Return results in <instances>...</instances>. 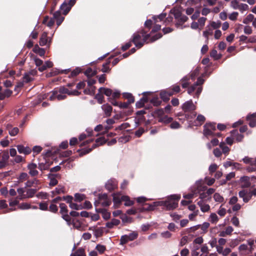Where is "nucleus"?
<instances>
[{"mask_svg": "<svg viewBox=\"0 0 256 256\" xmlns=\"http://www.w3.org/2000/svg\"><path fill=\"white\" fill-rule=\"evenodd\" d=\"M242 160L246 164H250L256 166V158L253 159L248 156H246L243 158Z\"/></svg>", "mask_w": 256, "mask_h": 256, "instance_id": "26", "label": "nucleus"}, {"mask_svg": "<svg viewBox=\"0 0 256 256\" xmlns=\"http://www.w3.org/2000/svg\"><path fill=\"white\" fill-rule=\"evenodd\" d=\"M48 194H47L46 192H40L38 193L36 195V196L38 198L43 199V200L47 199L48 198Z\"/></svg>", "mask_w": 256, "mask_h": 256, "instance_id": "45", "label": "nucleus"}, {"mask_svg": "<svg viewBox=\"0 0 256 256\" xmlns=\"http://www.w3.org/2000/svg\"><path fill=\"white\" fill-rule=\"evenodd\" d=\"M96 74V70H93L90 68H88L84 72V74L88 78L92 77Z\"/></svg>", "mask_w": 256, "mask_h": 256, "instance_id": "33", "label": "nucleus"}, {"mask_svg": "<svg viewBox=\"0 0 256 256\" xmlns=\"http://www.w3.org/2000/svg\"><path fill=\"white\" fill-rule=\"evenodd\" d=\"M231 222L233 225L236 227H238L240 226V222L238 218L236 216H233L231 219Z\"/></svg>", "mask_w": 256, "mask_h": 256, "instance_id": "64", "label": "nucleus"}, {"mask_svg": "<svg viewBox=\"0 0 256 256\" xmlns=\"http://www.w3.org/2000/svg\"><path fill=\"white\" fill-rule=\"evenodd\" d=\"M209 220L212 224H216L218 220V218L216 214L212 213L210 216Z\"/></svg>", "mask_w": 256, "mask_h": 256, "instance_id": "41", "label": "nucleus"}, {"mask_svg": "<svg viewBox=\"0 0 256 256\" xmlns=\"http://www.w3.org/2000/svg\"><path fill=\"white\" fill-rule=\"evenodd\" d=\"M168 94L167 92H166L165 90L162 91L160 92V97L164 102H167L170 100V96Z\"/></svg>", "mask_w": 256, "mask_h": 256, "instance_id": "36", "label": "nucleus"}, {"mask_svg": "<svg viewBox=\"0 0 256 256\" xmlns=\"http://www.w3.org/2000/svg\"><path fill=\"white\" fill-rule=\"evenodd\" d=\"M33 80V77L30 76V74H27L26 73L23 76V81L26 83H28L30 82H31Z\"/></svg>", "mask_w": 256, "mask_h": 256, "instance_id": "54", "label": "nucleus"}, {"mask_svg": "<svg viewBox=\"0 0 256 256\" xmlns=\"http://www.w3.org/2000/svg\"><path fill=\"white\" fill-rule=\"evenodd\" d=\"M18 207L20 210H28L30 208V204L26 202H22L20 204Z\"/></svg>", "mask_w": 256, "mask_h": 256, "instance_id": "55", "label": "nucleus"}, {"mask_svg": "<svg viewBox=\"0 0 256 256\" xmlns=\"http://www.w3.org/2000/svg\"><path fill=\"white\" fill-rule=\"evenodd\" d=\"M198 204L200 207V210L204 212H208L210 209V206L208 204H204L202 200L198 202Z\"/></svg>", "mask_w": 256, "mask_h": 256, "instance_id": "22", "label": "nucleus"}, {"mask_svg": "<svg viewBox=\"0 0 256 256\" xmlns=\"http://www.w3.org/2000/svg\"><path fill=\"white\" fill-rule=\"evenodd\" d=\"M150 37V34H146V32L144 30H142L133 34L132 42L136 48H140L144 43L149 42L148 40Z\"/></svg>", "mask_w": 256, "mask_h": 256, "instance_id": "3", "label": "nucleus"}, {"mask_svg": "<svg viewBox=\"0 0 256 256\" xmlns=\"http://www.w3.org/2000/svg\"><path fill=\"white\" fill-rule=\"evenodd\" d=\"M106 142V140L104 138V137H100L98 138L96 140V144H94L92 148H84L81 150L80 155V156H82L84 154H86L90 152L92 149L96 148V147L101 146L105 144Z\"/></svg>", "mask_w": 256, "mask_h": 256, "instance_id": "6", "label": "nucleus"}, {"mask_svg": "<svg viewBox=\"0 0 256 256\" xmlns=\"http://www.w3.org/2000/svg\"><path fill=\"white\" fill-rule=\"evenodd\" d=\"M28 178V174L26 172H22L19 176L18 178L19 182H23Z\"/></svg>", "mask_w": 256, "mask_h": 256, "instance_id": "43", "label": "nucleus"}, {"mask_svg": "<svg viewBox=\"0 0 256 256\" xmlns=\"http://www.w3.org/2000/svg\"><path fill=\"white\" fill-rule=\"evenodd\" d=\"M121 200L122 201L125 202L124 205L126 206H130L134 204V202L131 200L130 198L128 196H124L121 197Z\"/></svg>", "mask_w": 256, "mask_h": 256, "instance_id": "31", "label": "nucleus"}, {"mask_svg": "<svg viewBox=\"0 0 256 256\" xmlns=\"http://www.w3.org/2000/svg\"><path fill=\"white\" fill-rule=\"evenodd\" d=\"M201 251L202 252L200 256H206L208 253V247L206 245H203L201 248Z\"/></svg>", "mask_w": 256, "mask_h": 256, "instance_id": "56", "label": "nucleus"}, {"mask_svg": "<svg viewBox=\"0 0 256 256\" xmlns=\"http://www.w3.org/2000/svg\"><path fill=\"white\" fill-rule=\"evenodd\" d=\"M74 253L76 254V256H86L84 249L82 248H78Z\"/></svg>", "mask_w": 256, "mask_h": 256, "instance_id": "53", "label": "nucleus"}, {"mask_svg": "<svg viewBox=\"0 0 256 256\" xmlns=\"http://www.w3.org/2000/svg\"><path fill=\"white\" fill-rule=\"evenodd\" d=\"M49 178L50 180L49 184L50 186H56L58 184V180L56 178V176L55 175H50L49 176Z\"/></svg>", "mask_w": 256, "mask_h": 256, "instance_id": "42", "label": "nucleus"}, {"mask_svg": "<svg viewBox=\"0 0 256 256\" xmlns=\"http://www.w3.org/2000/svg\"><path fill=\"white\" fill-rule=\"evenodd\" d=\"M62 72L63 70L60 71L58 69L52 70L50 72L46 74V76L48 77H50L54 76H56L60 73H62Z\"/></svg>", "mask_w": 256, "mask_h": 256, "instance_id": "46", "label": "nucleus"}, {"mask_svg": "<svg viewBox=\"0 0 256 256\" xmlns=\"http://www.w3.org/2000/svg\"><path fill=\"white\" fill-rule=\"evenodd\" d=\"M80 72L81 68H76L71 72L70 74L68 75V77L69 78L75 77Z\"/></svg>", "mask_w": 256, "mask_h": 256, "instance_id": "37", "label": "nucleus"}, {"mask_svg": "<svg viewBox=\"0 0 256 256\" xmlns=\"http://www.w3.org/2000/svg\"><path fill=\"white\" fill-rule=\"evenodd\" d=\"M221 26V22L220 21L212 22L210 23V26L212 29H217Z\"/></svg>", "mask_w": 256, "mask_h": 256, "instance_id": "62", "label": "nucleus"}, {"mask_svg": "<svg viewBox=\"0 0 256 256\" xmlns=\"http://www.w3.org/2000/svg\"><path fill=\"white\" fill-rule=\"evenodd\" d=\"M239 196L242 198L243 201L246 203L252 198V194L250 191L246 190H240L238 192Z\"/></svg>", "mask_w": 256, "mask_h": 256, "instance_id": "11", "label": "nucleus"}, {"mask_svg": "<svg viewBox=\"0 0 256 256\" xmlns=\"http://www.w3.org/2000/svg\"><path fill=\"white\" fill-rule=\"evenodd\" d=\"M64 98V88L62 87L58 90H54L50 96L49 99L51 100H62Z\"/></svg>", "mask_w": 256, "mask_h": 256, "instance_id": "8", "label": "nucleus"}, {"mask_svg": "<svg viewBox=\"0 0 256 256\" xmlns=\"http://www.w3.org/2000/svg\"><path fill=\"white\" fill-rule=\"evenodd\" d=\"M123 96L125 98L128 100L127 102H128L129 104L134 102V98L131 94L124 93Z\"/></svg>", "mask_w": 256, "mask_h": 256, "instance_id": "32", "label": "nucleus"}, {"mask_svg": "<svg viewBox=\"0 0 256 256\" xmlns=\"http://www.w3.org/2000/svg\"><path fill=\"white\" fill-rule=\"evenodd\" d=\"M102 108L104 110L106 116H110L112 110V108L110 104H106L102 106Z\"/></svg>", "mask_w": 256, "mask_h": 256, "instance_id": "18", "label": "nucleus"}, {"mask_svg": "<svg viewBox=\"0 0 256 256\" xmlns=\"http://www.w3.org/2000/svg\"><path fill=\"white\" fill-rule=\"evenodd\" d=\"M40 184V181L36 178L31 180H28L25 183V187L31 188L34 186L38 185Z\"/></svg>", "mask_w": 256, "mask_h": 256, "instance_id": "20", "label": "nucleus"}, {"mask_svg": "<svg viewBox=\"0 0 256 256\" xmlns=\"http://www.w3.org/2000/svg\"><path fill=\"white\" fill-rule=\"evenodd\" d=\"M189 80L190 78L188 76H184L180 80L182 86L183 88H186L189 86Z\"/></svg>", "mask_w": 256, "mask_h": 256, "instance_id": "38", "label": "nucleus"}, {"mask_svg": "<svg viewBox=\"0 0 256 256\" xmlns=\"http://www.w3.org/2000/svg\"><path fill=\"white\" fill-rule=\"evenodd\" d=\"M240 5V4L236 0H233L230 2V6L234 10H238Z\"/></svg>", "mask_w": 256, "mask_h": 256, "instance_id": "63", "label": "nucleus"}, {"mask_svg": "<svg viewBox=\"0 0 256 256\" xmlns=\"http://www.w3.org/2000/svg\"><path fill=\"white\" fill-rule=\"evenodd\" d=\"M41 46H44L48 43V34L46 32H44L41 36L39 42Z\"/></svg>", "mask_w": 256, "mask_h": 256, "instance_id": "25", "label": "nucleus"}, {"mask_svg": "<svg viewBox=\"0 0 256 256\" xmlns=\"http://www.w3.org/2000/svg\"><path fill=\"white\" fill-rule=\"evenodd\" d=\"M216 130V123L207 122L204 126L203 134L208 138L210 136H214V132Z\"/></svg>", "mask_w": 256, "mask_h": 256, "instance_id": "4", "label": "nucleus"}, {"mask_svg": "<svg viewBox=\"0 0 256 256\" xmlns=\"http://www.w3.org/2000/svg\"><path fill=\"white\" fill-rule=\"evenodd\" d=\"M234 229L231 226H228L225 230L221 231L219 233V236L221 237H225L227 235H230L233 232Z\"/></svg>", "mask_w": 256, "mask_h": 256, "instance_id": "21", "label": "nucleus"}, {"mask_svg": "<svg viewBox=\"0 0 256 256\" xmlns=\"http://www.w3.org/2000/svg\"><path fill=\"white\" fill-rule=\"evenodd\" d=\"M75 200L80 202L86 198V196L84 194L76 193L74 195Z\"/></svg>", "mask_w": 256, "mask_h": 256, "instance_id": "44", "label": "nucleus"}, {"mask_svg": "<svg viewBox=\"0 0 256 256\" xmlns=\"http://www.w3.org/2000/svg\"><path fill=\"white\" fill-rule=\"evenodd\" d=\"M18 193V198L20 200L25 199L26 194L24 192L26 191L24 190V188H20L17 190Z\"/></svg>", "mask_w": 256, "mask_h": 256, "instance_id": "35", "label": "nucleus"}, {"mask_svg": "<svg viewBox=\"0 0 256 256\" xmlns=\"http://www.w3.org/2000/svg\"><path fill=\"white\" fill-rule=\"evenodd\" d=\"M9 158V155L8 152H4L2 153V159L0 160V168L5 167L8 164V161Z\"/></svg>", "mask_w": 256, "mask_h": 256, "instance_id": "12", "label": "nucleus"}, {"mask_svg": "<svg viewBox=\"0 0 256 256\" xmlns=\"http://www.w3.org/2000/svg\"><path fill=\"white\" fill-rule=\"evenodd\" d=\"M220 148L222 150V152L224 154L228 155L229 154L230 148L226 145L224 142H220Z\"/></svg>", "mask_w": 256, "mask_h": 256, "instance_id": "30", "label": "nucleus"}, {"mask_svg": "<svg viewBox=\"0 0 256 256\" xmlns=\"http://www.w3.org/2000/svg\"><path fill=\"white\" fill-rule=\"evenodd\" d=\"M231 134L234 138L236 140L237 142H240L244 138V135L240 134L236 130H232L231 132Z\"/></svg>", "mask_w": 256, "mask_h": 256, "instance_id": "17", "label": "nucleus"}, {"mask_svg": "<svg viewBox=\"0 0 256 256\" xmlns=\"http://www.w3.org/2000/svg\"><path fill=\"white\" fill-rule=\"evenodd\" d=\"M206 120L205 117L202 115V114H198L196 118V121L198 122L199 125H202Z\"/></svg>", "mask_w": 256, "mask_h": 256, "instance_id": "60", "label": "nucleus"}, {"mask_svg": "<svg viewBox=\"0 0 256 256\" xmlns=\"http://www.w3.org/2000/svg\"><path fill=\"white\" fill-rule=\"evenodd\" d=\"M98 92H102L106 96H110L112 94V90L110 88H100L98 90Z\"/></svg>", "mask_w": 256, "mask_h": 256, "instance_id": "29", "label": "nucleus"}, {"mask_svg": "<svg viewBox=\"0 0 256 256\" xmlns=\"http://www.w3.org/2000/svg\"><path fill=\"white\" fill-rule=\"evenodd\" d=\"M214 198L216 202H222L224 201V198L218 193H215L214 195Z\"/></svg>", "mask_w": 256, "mask_h": 256, "instance_id": "51", "label": "nucleus"}, {"mask_svg": "<svg viewBox=\"0 0 256 256\" xmlns=\"http://www.w3.org/2000/svg\"><path fill=\"white\" fill-rule=\"evenodd\" d=\"M120 220L117 219H112L110 222L106 224V226L109 228H112L114 226L120 224Z\"/></svg>", "mask_w": 256, "mask_h": 256, "instance_id": "27", "label": "nucleus"}, {"mask_svg": "<svg viewBox=\"0 0 256 256\" xmlns=\"http://www.w3.org/2000/svg\"><path fill=\"white\" fill-rule=\"evenodd\" d=\"M110 198H108L106 194H100L99 195L98 199L94 202V206L98 207L99 204L103 206H108L111 204Z\"/></svg>", "mask_w": 256, "mask_h": 256, "instance_id": "5", "label": "nucleus"}, {"mask_svg": "<svg viewBox=\"0 0 256 256\" xmlns=\"http://www.w3.org/2000/svg\"><path fill=\"white\" fill-rule=\"evenodd\" d=\"M64 2H63L60 6V9L56 12L53 16V18H49L48 16H45L43 20L42 23L48 27L51 28L53 26L54 21L56 22L57 25L60 26L63 22L64 18Z\"/></svg>", "mask_w": 256, "mask_h": 256, "instance_id": "2", "label": "nucleus"}, {"mask_svg": "<svg viewBox=\"0 0 256 256\" xmlns=\"http://www.w3.org/2000/svg\"><path fill=\"white\" fill-rule=\"evenodd\" d=\"M49 167H50V164L48 163L42 162V163H40L38 164V168L40 170H48L49 168Z\"/></svg>", "mask_w": 256, "mask_h": 256, "instance_id": "49", "label": "nucleus"}, {"mask_svg": "<svg viewBox=\"0 0 256 256\" xmlns=\"http://www.w3.org/2000/svg\"><path fill=\"white\" fill-rule=\"evenodd\" d=\"M37 165L34 163H31L28 164V168L29 170V174L32 176H34L38 174V172L36 170Z\"/></svg>", "mask_w": 256, "mask_h": 256, "instance_id": "13", "label": "nucleus"}, {"mask_svg": "<svg viewBox=\"0 0 256 256\" xmlns=\"http://www.w3.org/2000/svg\"><path fill=\"white\" fill-rule=\"evenodd\" d=\"M162 34L160 33H158V34H155L154 36L151 37V38H150L148 40V41L150 42H154V41H156V40L160 38H162Z\"/></svg>", "mask_w": 256, "mask_h": 256, "instance_id": "58", "label": "nucleus"}, {"mask_svg": "<svg viewBox=\"0 0 256 256\" xmlns=\"http://www.w3.org/2000/svg\"><path fill=\"white\" fill-rule=\"evenodd\" d=\"M106 188L109 191H112L115 188V185L112 181H108L106 184Z\"/></svg>", "mask_w": 256, "mask_h": 256, "instance_id": "57", "label": "nucleus"}, {"mask_svg": "<svg viewBox=\"0 0 256 256\" xmlns=\"http://www.w3.org/2000/svg\"><path fill=\"white\" fill-rule=\"evenodd\" d=\"M150 103L153 104V105L154 106H160L162 103V101L160 100L159 98L157 96L154 97L150 100Z\"/></svg>", "mask_w": 256, "mask_h": 256, "instance_id": "40", "label": "nucleus"}, {"mask_svg": "<svg viewBox=\"0 0 256 256\" xmlns=\"http://www.w3.org/2000/svg\"><path fill=\"white\" fill-rule=\"evenodd\" d=\"M62 200H64V196L62 197L58 196L52 200V202L55 204H59L60 207V212L62 214V218L64 219V206L62 204L59 203V202L62 201Z\"/></svg>", "mask_w": 256, "mask_h": 256, "instance_id": "14", "label": "nucleus"}, {"mask_svg": "<svg viewBox=\"0 0 256 256\" xmlns=\"http://www.w3.org/2000/svg\"><path fill=\"white\" fill-rule=\"evenodd\" d=\"M16 147L18 152L20 154H23L25 155H27L30 154L32 152L31 148L28 146L25 147L22 145H18Z\"/></svg>", "mask_w": 256, "mask_h": 256, "instance_id": "15", "label": "nucleus"}, {"mask_svg": "<svg viewBox=\"0 0 256 256\" xmlns=\"http://www.w3.org/2000/svg\"><path fill=\"white\" fill-rule=\"evenodd\" d=\"M254 16L252 14H249L245 19H244L243 22L244 24H247L250 22H252L254 19Z\"/></svg>", "mask_w": 256, "mask_h": 256, "instance_id": "61", "label": "nucleus"}, {"mask_svg": "<svg viewBox=\"0 0 256 256\" xmlns=\"http://www.w3.org/2000/svg\"><path fill=\"white\" fill-rule=\"evenodd\" d=\"M182 110L184 112H191L194 111L196 107L193 103L192 100L185 102L182 106Z\"/></svg>", "mask_w": 256, "mask_h": 256, "instance_id": "10", "label": "nucleus"}, {"mask_svg": "<svg viewBox=\"0 0 256 256\" xmlns=\"http://www.w3.org/2000/svg\"><path fill=\"white\" fill-rule=\"evenodd\" d=\"M76 2V0H69L68 2H65V16L70 10Z\"/></svg>", "mask_w": 256, "mask_h": 256, "instance_id": "19", "label": "nucleus"}, {"mask_svg": "<svg viewBox=\"0 0 256 256\" xmlns=\"http://www.w3.org/2000/svg\"><path fill=\"white\" fill-rule=\"evenodd\" d=\"M110 63V60L108 62L104 64H102V71L104 72H108L110 71V68L109 67V64Z\"/></svg>", "mask_w": 256, "mask_h": 256, "instance_id": "48", "label": "nucleus"}, {"mask_svg": "<svg viewBox=\"0 0 256 256\" xmlns=\"http://www.w3.org/2000/svg\"><path fill=\"white\" fill-rule=\"evenodd\" d=\"M243 184H242V187L243 188H248L250 186V184L248 180V177H244L242 178Z\"/></svg>", "mask_w": 256, "mask_h": 256, "instance_id": "50", "label": "nucleus"}, {"mask_svg": "<svg viewBox=\"0 0 256 256\" xmlns=\"http://www.w3.org/2000/svg\"><path fill=\"white\" fill-rule=\"evenodd\" d=\"M213 34V29L207 26L206 30L203 32V36L206 38V42L208 43V36H212Z\"/></svg>", "mask_w": 256, "mask_h": 256, "instance_id": "24", "label": "nucleus"}, {"mask_svg": "<svg viewBox=\"0 0 256 256\" xmlns=\"http://www.w3.org/2000/svg\"><path fill=\"white\" fill-rule=\"evenodd\" d=\"M67 212V210L65 208V221L67 222V224L69 226L72 225L74 227H77L76 226V220L74 218H71L70 216L66 213ZM70 214L72 217H76L79 216V213L76 211H72L70 212Z\"/></svg>", "mask_w": 256, "mask_h": 256, "instance_id": "7", "label": "nucleus"}, {"mask_svg": "<svg viewBox=\"0 0 256 256\" xmlns=\"http://www.w3.org/2000/svg\"><path fill=\"white\" fill-rule=\"evenodd\" d=\"M38 189L28 188L26 190L25 199L32 198L36 194Z\"/></svg>", "mask_w": 256, "mask_h": 256, "instance_id": "23", "label": "nucleus"}, {"mask_svg": "<svg viewBox=\"0 0 256 256\" xmlns=\"http://www.w3.org/2000/svg\"><path fill=\"white\" fill-rule=\"evenodd\" d=\"M247 120L249 121L248 124L254 128L256 126V112L249 114L246 116Z\"/></svg>", "mask_w": 256, "mask_h": 256, "instance_id": "16", "label": "nucleus"}, {"mask_svg": "<svg viewBox=\"0 0 256 256\" xmlns=\"http://www.w3.org/2000/svg\"><path fill=\"white\" fill-rule=\"evenodd\" d=\"M34 52L38 54L40 56H44L45 54V50L42 48H40L38 46H36L34 49Z\"/></svg>", "mask_w": 256, "mask_h": 256, "instance_id": "39", "label": "nucleus"}, {"mask_svg": "<svg viewBox=\"0 0 256 256\" xmlns=\"http://www.w3.org/2000/svg\"><path fill=\"white\" fill-rule=\"evenodd\" d=\"M96 248L100 254H103L106 250V248L104 246L100 244L96 246Z\"/></svg>", "mask_w": 256, "mask_h": 256, "instance_id": "59", "label": "nucleus"}, {"mask_svg": "<svg viewBox=\"0 0 256 256\" xmlns=\"http://www.w3.org/2000/svg\"><path fill=\"white\" fill-rule=\"evenodd\" d=\"M138 236L137 232H133L128 234L122 236L120 239V244L124 245L129 241L136 240Z\"/></svg>", "mask_w": 256, "mask_h": 256, "instance_id": "9", "label": "nucleus"}, {"mask_svg": "<svg viewBox=\"0 0 256 256\" xmlns=\"http://www.w3.org/2000/svg\"><path fill=\"white\" fill-rule=\"evenodd\" d=\"M210 226V224L208 222H204L202 225H200V228L202 231V233L205 234L207 232V230Z\"/></svg>", "mask_w": 256, "mask_h": 256, "instance_id": "52", "label": "nucleus"}, {"mask_svg": "<svg viewBox=\"0 0 256 256\" xmlns=\"http://www.w3.org/2000/svg\"><path fill=\"white\" fill-rule=\"evenodd\" d=\"M101 92H98L95 96V98L97 100L100 104H102L104 102V96Z\"/></svg>", "mask_w": 256, "mask_h": 256, "instance_id": "47", "label": "nucleus"}, {"mask_svg": "<svg viewBox=\"0 0 256 256\" xmlns=\"http://www.w3.org/2000/svg\"><path fill=\"white\" fill-rule=\"evenodd\" d=\"M210 56L213 58L215 60H218L222 57V54H218L217 50L214 49L210 52Z\"/></svg>", "mask_w": 256, "mask_h": 256, "instance_id": "34", "label": "nucleus"}, {"mask_svg": "<svg viewBox=\"0 0 256 256\" xmlns=\"http://www.w3.org/2000/svg\"><path fill=\"white\" fill-rule=\"evenodd\" d=\"M180 198V195L172 194L168 196L166 200L158 202V205L164 206L167 210H173L178 207ZM156 204L157 202H154L153 204H148V207L144 208L146 210H152L156 206Z\"/></svg>", "mask_w": 256, "mask_h": 256, "instance_id": "1", "label": "nucleus"}, {"mask_svg": "<svg viewBox=\"0 0 256 256\" xmlns=\"http://www.w3.org/2000/svg\"><path fill=\"white\" fill-rule=\"evenodd\" d=\"M96 211L101 212L102 218L105 220H108L110 218V214L104 208H99L96 210Z\"/></svg>", "mask_w": 256, "mask_h": 256, "instance_id": "28", "label": "nucleus"}]
</instances>
